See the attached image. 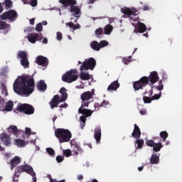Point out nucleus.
I'll list each match as a JSON object with an SVG mask.
<instances>
[{"label":"nucleus","mask_w":182,"mask_h":182,"mask_svg":"<svg viewBox=\"0 0 182 182\" xmlns=\"http://www.w3.org/2000/svg\"><path fill=\"white\" fill-rule=\"evenodd\" d=\"M159 73L156 71H153L150 73L149 77L144 76L141 77L138 81H135L133 82V87L134 89V92H137V90H143V87H146L147 85H149V90H145V92L143 93L144 96L149 94V96H153V88L157 89V90H163L164 89V86L163 85V81H159ZM149 82L150 83L149 84ZM159 82L158 86H154V83H157Z\"/></svg>","instance_id":"f257e3e1"},{"label":"nucleus","mask_w":182,"mask_h":182,"mask_svg":"<svg viewBox=\"0 0 182 182\" xmlns=\"http://www.w3.org/2000/svg\"><path fill=\"white\" fill-rule=\"evenodd\" d=\"M14 91L19 96L28 97L35 90V80L31 75L23 76L21 80H16L14 83Z\"/></svg>","instance_id":"f03ea898"},{"label":"nucleus","mask_w":182,"mask_h":182,"mask_svg":"<svg viewBox=\"0 0 182 182\" xmlns=\"http://www.w3.org/2000/svg\"><path fill=\"white\" fill-rule=\"evenodd\" d=\"M55 136L60 143H68L72 139V133L68 129L58 128L55 130Z\"/></svg>","instance_id":"7ed1b4c3"},{"label":"nucleus","mask_w":182,"mask_h":182,"mask_svg":"<svg viewBox=\"0 0 182 182\" xmlns=\"http://www.w3.org/2000/svg\"><path fill=\"white\" fill-rule=\"evenodd\" d=\"M33 172V168L28 164L19 166L15 168L14 174L13 176V182L19 181V176H21V173H27V174H32Z\"/></svg>","instance_id":"20e7f679"},{"label":"nucleus","mask_w":182,"mask_h":182,"mask_svg":"<svg viewBox=\"0 0 182 182\" xmlns=\"http://www.w3.org/2000/svg\"><path fill=\"white\" fill-rule=\"evenodd\" d=\"M77 79H79V75H77V70L76 69H71L62 76L63 82H65L66 83H72L77 80Z\"/></svg>","instance_id":"39448f33"},{"label":"nucleus","mask_w":182,"mask_h":182,"mask_svg":"<svg viewBox=\"0 0 182 182\" xmlns=\"http://www.w3.org/2000/svg\"><path fill=\"white\" fill-rule=\"evenodd\" d=\"M122 14H124V15H127L129 16V21H134V22H137L139 21V17L137 16V14L139 12L137 11V9L136 8H128V7H124L121 9Z\"/></svg>","instance_id":"423d86ee"},{"label":"nucleus","mask_w":182,"mask_h":182,"mask_svg":"<svg viewBox=\"0 0 182 182\" xmlns=\"http://www.w3.org/2000/svg\"><path fill=\"white\" fill-rule=\"evenodd\" d=\"M17 112L24 113V114L31 115L35 113V107L29 104H20L16 107Z\"/></svg>","instance_id":"0eeeda50"},{"label":"nucleus","mask_w":182,"mask_h":182,"mask_svg":"<svg viewBox=\"0 0 182 182\" xmlns=\"http://www.w3.org/2000/svg\"><path fill=\"white\" fill-rule=\"evenodd\" d=\"M96 66V60L93 58H90L82 63V65L80 67V72L83 70H93Z\"/></svg>","instance_id":"6e6552de"},{"label":"nucleus","mask_w":182,"mask_h":182,"mask_svg":"<svg viewBox=\"0 0 182 182\" xmlns=\"http://www.w3.org/2000/svg\"><path fill=\"white\" fill-rule=\"evenodd\" d=\"M1 18L4 21L9 19V21H14L18 18V14L14 10H9V11L4 13L1 16Z\"/></svg>","instance_id":"1a4fd4ad"},{"label":"nucleus","mask_w":182,"mask_h":182,"mask_svg":"<svg viewBox=\"0 0 182 182\" xmlns=\"http://www.w3.org/2000/svg\"><path fill=\"white\" fill-rule=\"evenodd\" d=\"M93 95H95V92L86 91L84 92L80 95V99L82 100V105L84 103H87V105H90L91 99H93Z\"/></svg>","instance_id":"9d476101"},{"label":"nucleus","mask_w":182,"mask_h":182,"mask_svg":"<svg viewBox=\"0 0 182 182\" xmlns=\"http://www.w3.org/2000/svg\"><path fill=\"white\" fill-rule=\"evenodd\" d=\"M85 107H89V105H87V103L81 104L80 107L78 109V113L83 114L85 117H90V116L93 114V111Z\"/></svg>","instance_id":"9b49d317"},{"label":"nucleus","mask_w":182,"mask_h":182,"mask_svg":"<svg viewBox=\"0 0 182 182\" xmlns=\"http://www.w3.org/2000/svg\"><path fill=\"white\" fill-rule=\"evenodd\" d=\"M18 56L21 58V65H22L24 69L29 68V60H28V55H26V53H25V51H20Z\"/></svg>","instance_id":"f8f14e48"},{"label":"nucleus","mask_w":182,"mask_h":182,"mask_svg":"<svg viewBox=\"0 0 182 182\" xmlns=\"http://www.w3.org/2000/svg\"><path fill=\"white\" fill-rule=\"evenodd\" d=\"M64 101H62V98L59 96V95H55L49 102L50 109H55V107H58L59 106V103H62Z\"/></svg>","instance_id":"ddd939ff"},{"label":"nucleus","mask_w":182,"mask_h":182,"mask_svg":"<svg viewBox=\"0 0 182 182\" xmlns=\"http://www.w3.org/2000/svg\"><path fill=\"white\" fill-rule=\"evenodd\" d=\"M36 63L38 65V66H43V68H46L48 65H49V60L46 57L43 55H38L36 58Z\"/></svg>","instance_id":"4468645a"},{"label":"nucleus","mask_w":182,"mask_h":182,"mask_svg":"<svg viewBox=\"0 0 182 182\" xmlns=\"http://www.w3.org/2000/svg\"><path fill=\"white\" fill-rule=\"evenodd\" d=\"M27 39L28 42H31V43H35L36 41H41L42 39V34H38V33H31L27 36Z\"/></svg>","instance_id":"2eb2a0df"},{"label":"nucleus","mask_w":182,"mask_h":182,"mask_svg":"<svg viewBox=\"0 0 182 182\" xmlns=\"http://www.w3.org/2000/svg\"><path fill=\"white\" fill-rule=\"evenodd\" d=\"M0 140L2 141L4 146H11L12 144V141H11V137L8 136L6 134H1L0 135Z\"/></svg>","instance_id":"dca6fc26"},{"label":"nucleus","mask_w":182,"mask_h":182,"mask_svg":"<svg viewBox=\"0 0 182 182\" xmlns=\"http://www.w3.org/2000/svg\"><path fill=\"white\" fill-rule=\"evenodd\" d=\"M119 87H120V84L119 83L118 80H115V81L112 82L108 86L107 90V92H109V93H112V92L117 90V89H119Z\"/></svg>","instance_id":"f3484780"},{"label":"nucleus","mask_w":182,"mask_h":182,"mask_svg":"<svg viewBox=\"0 0 182 182\" xmlns=\"http://www.w3.org/2000/svg\"><path fill=\"white\" fill-rule=\"evenodd\" d=\"M94 139L96 140L97 143L99 144L102 139V129L100 127H97L94 132Z\"/></svg>","instance_id":"a211bd4d"},{"label":"nucleus","mask_w":182,"mask_h":182,"mask_svg":"<svg viewBox=\"0 0 182 182\" xmlns=\"http://www.w3.org/2000/svg\"><path fill=\"white\" fill-rule=\"evenodd\" d=\"M132 137H134V139H140V137H141V131H140V128L136 124L134 125Z\"/></svg>","instance_id":"6ab92c4d"},{"label":"nucleus","mask_w":182,"mask_h":182,"mask_svg":"<svg viewBox=\"0 0 182 182\" xmlns=\"http://www.w3.org/2000/svg\"><path fill=\"white\" fill-rule=\"evenodd\" d=\"M70 12L73 14V16L75 18H80V15H82V12L80 11V8L76 6H72L70 9Z\"/></svg>","instance_id":"aec40b11"},{"label":"nucleus","mask_w":182,"mask_h":182,"mask_svg":"<svg viewBox=\"0 0 182 182\" xmlns=\"http://www.w3.org/2000/svg\"><path fill=\"white\" fill-rule=\"evenodd\" d=\"M149 161L151 164H159L160 163V154H153Z\"/></svg>","instance_id":"412c9836"},{"label":"nucleus","mask_w":182,"mask_h":182,"mask_svg":"<svg viewBox=\"0 0 182 182\" xmlns=\"http://www.w3.org/2000/svg\"><path fill=\"white\" fill-rule=\"evenodd\" d=\"M2 112H12V109H14V102L9 101L6 104L5 107H3L1 105Z\"/></svg>","instance_id":"4be33fe9"},{"label":"nucleus","mask_w":182,"mask_h":182,"mask_svg":"<svg viewBox=\"0 0 182 182\" xmlns=\"http://www.w3.org/2000/svg\"><path fill=\"white\" fill-rule=\"evenodd\" d=\"M21 163V158L19 156H15L10 161L11 170H14L16 166H18Z\"/></svg>","instance_id":"5701e85b"},{"label":"nucleus","mask_w":182,"mask_h":182,"mask_svg":"<svg viewBox=\"0 0 182 182\" xmlns=\"http://www.w3.org/2000/svg\"><path fill=\"white\" fill-rule=\"evenodd\" d=\"M59 2L62 4V5H64L65 8H66V6L76 5V0H60Z\"/></svg>","instance_id":"b1692460"},{"label":"nucleus","mask_w":182,"mask_h":182,"mask_svg":"<svg viewBox=\"0 0 182 182\" xmlns=\"http://www.w3.org/2000/svg\"><path fill=\"white\" fill-rule=\"evenodd\" d=\"M90 46H109V42L104 40L99 43L97 41H94L91 42Z\"/></svg>","instance_id":"393cba45"},{"label":"nucleus","mask_w":182,"mask_h":182,"mask_svg":"<svg viewBox=\"0 0 182 182\" xmlns=\"http://www.w3.org/2000/svg\"><path fill=\"white\" fill-rule=\"evenodd\" d=\"M48 87V85H46V83H45V81L40 80L37 85L38 90H41V92H45Z\"/></svg>","instance_id":"a878e982"},{"label":"nucleus","mask_w":182,"mask_h":182,"mask_svg":"<svg viewBox=\"0 0 182 182\" xmlns=\"http://www.w3.org/2000/svg\"><path fill=\"white\" fill-rule=\"evenodd\" d=\"M60 93L62 95V96L60 97V99H61V102H65L66 99H68V93H66V88L62 87L60 90Z\"/></svg>","instance_id":"bb28decb"},{"label":"nucleus","mask_w":182,"mask_h":182,"mask_svg":"<svg viewBox=\"0 0 182 182\" xmlns=\"http://www.w3.org/2000/svg\"><path fill=\"white\" fill-rule=\"evenodd\" d=\"M110 105V102L109 101L103 100L101 104L99 103H95L94 105L95 108L96 109L97 107H107Z\"/></svg>","instance_id":"cd10ccee"},{"label":"nucleus","mask_w":182,"mask_h":182,"mask_svg":"<svg viewBox=\"0 0 182 182\" xmlns=\"http://www.w3.org/2000/svg\"><path fill=\"white\" fill-rule=\"evenodd\" d=\"M153 151H155V153H158V151H160L161 149H163V145L161 144V142L155 143L154 144Z\"/></svg>","instance_id":"c85d7f7f"},{"label":"nucleus","mask_w":182,"mask_h":182,"mask_svg":"<svg viewBox=\"0 0 182 182\" xmlns=\"http://www.w3.org/2000/svg\"><path fill=\"white\" fill-rule=\"evenodd\" d=\"M135 144H137L136 149H137L138 150H141V149H143V146L144 145V140L136 139Z\"/></svg>","instance_id":"c756f323"},{"label":"nucleus","mask_w":182,"mask_h":182,"mask_svg":"<svg viewBox=\"0 0 182 182\" xmlns=\"http://www.w3.org/2000/svg\"><path fill=\"white\" fill-rule=\"evenodd\" d=\"M80 79H81V80H89V79H90V75L89 73L81 71L80 73Z\"/></svg>","instance_id":"7c9ffc66"},{"label":"nucleus","mask_w":182,"mask_h":182,"mask_svg":"<svg viewBox=\"0 0 182 182\" xmlns=\"http://www.w3.org/2000/svg\"><path fill=\"white\" fill-rule=\"evenodd\" d=\"M65 25H68L69 28L70 29H73V31H76V29H80V25L79 23L75 24L72 22L66 23Z\"/></svg>","instance_id":"2f4dec72"},{"label":"nucleus","mask_w":182,"mask_h":182,"mask_svg":"<svg viewBox=\"0 0 182 182\" xmlns=\"http://www.w3.org/2000/svg\"><path fill=\"white\" fill-rule=\"evenodd\" d=\"M0 29H4V31H8L11 29V26L6 24L4 21H0Z\"/></svg>","instance_id":"473e14b6"},{"label":"nucleus","mask_w":182,"mask_h":182,"mask_svg":"<svg viewBox=\"0 0 182 182\" xmlns=\"http://www.w3.org/2000/svg\"><path fill=\"white\" fill-rule=\"evenodd\" d=\"M82 154L83 153V149L77 144H75L74 146V155L77 156V154Z\"/></svg>","instance_id":"72a5a7b5"},{"label":"nucleus","mask_w":182,"mask_h":182,"mask_svg":"<svg viewBox=\"0 0 182 182\" xmlns=\"http://www.w3.org/2000/svg\"><path fill=\"white\" fill-rule=\"evenodd\" d=\"M9 133H12L13 134H18V127L16 126L11 125L8 128Z\"/></svg>","instance_id":"f704fd0d"},{"label":"nucleus","mask_w":182,"mask_h":182,"mask_svg":"<svg viewBox=\"0 0 182 182\" xmlns=\"http://www.w3.org/2000/svg\"><path fill=\"white\" fill-rule=\"evenodd\" d=\"M138 31L140 33H144V32H146V25H144V23L139 22Z\"/></svg>","instance_id":"c9c22d12"},{"label":"nucleus","mask_w":182,"mask_h":182,"mask_svg":"<svg viewBox=\"0 0 182 182\" xmlns=\"http://www.w3.org/2000/svg\"><path fill=\"white\" fill-rule=\"evenodd\" d=\"M104 31L105 35H110V33H112V31H113V26H112L110 24H108L105 27Z\"/></svg>","instance_id":"e433bc0d"},{"label":"nucleus","mask_w":182,"mask_h":182,"mask_svg":"<svg viewBox=\"0 0 182 182\" xmlns=\"http://www.w3.org/2000/svg\"><path fill=\"white\" fill-rule=\"evenodd\" d=\"M16 144L18 147H25V146H26V142H25V140L23 139H18L16 140Z\"/></svg>","instance_id":"4c0bfd02"},{"label":"nucleus","mask_w":182,"mask_h":182,"mask_svg":"<svg viewBox=\"0 0 182 182\" xmlns=\"http://www.w3.org/2000/svg\"><path fill=\"white\" fill-rule=\"evenodd\" d=\"M159 136L163 139V141H166L167 137H168V133L166 131H162L159 133Z\"/></svg>","instance_id":"58836bf2"},{"label":"nucleus","mask_w":182,"mask_h":182,"mask_svg":"<svg viewBox=\"0 0 182 182\" xmlns=\"http://www.w3.org/2000/svg\"><path fill=\"white\" fill-rule=\"evenodd\" d=\"M1 95L4 97H6V96H8V90H6V86L4 85V83H1Z\"/></svg>","instance_id":"ea45409f"},{"label":"nucleus","mask_w":182,"mask_h":182,"mask_svg":"<svg viewBox=\"0 0 182 182\" xmlns=\"http://www.w3.org/2000/svg\"><path fill=\"white\" fill-rule=\"evenodd\" d=\"M86 117H85V115H82L81 117H80V120L81 122V129H83L85 127V124H86Z\"/></svg>","instance_id":"a19ab883"},{"label":"nucleus","mask_w":182,"mask_h":182,"mask_svg":"<svg viewBox=\"0 0 182 182\" xmlns=\"http://www.w3.org/2000/svg\"><path fill=\"white\" fill-rule=\"evenodd\" d=\"M145 143L148 147H153L156 142L153 139H146Z\"/></svg>","instance_id":"79ce46f5"},{"label":"nucleus","mask_w":182,"mask_h":182,"mask_svg":"<svg viewBox=\"0 0 182 182\" xmlns=\"http://www.w3.org/2000/svg\"><path fill=\"white\" fill-rule=\"evenodd\" d=\"M46 151L51 157H55V150L52 148H47Z\"/></svg>","instance_id":"37998d69"},{"label":"nucleus","mask_w":182,"mask_h":182,"mask_svg":"<svg viewBox=\"0 0 182 182\" xmlns=\"http://www.w3.org/2000/svg\"><path fill=\"white\" fill-rule=\"evenodd\" d=\"M63 153L65 157H70L72 156V151L70 149H65L63 151Z\"/></svg>","instance_id":"c03bdc74"},{"label":"nucleus","mask_w":182,"mask_h":182,"mask_svg":"<svg viewBox=\"0 0 182 182\" xmlns=\"http://www.w3.org/2000/svg\"><path fill=\"white\" fill-rule=\"evenodd\" d=\"M149 97L147 96H144L143 97V101H144V103H151V97H150L151 96L148 95Z\"/></svg>","instance_id":"a18cd8bd"},{"label":"nucleus","mask_w":182,"mask_h":182,"mask_svg":"<svg viewBox=\"0 0 182 182\" xmlns=\"http://www.w3.org/2000/svg\"><path fill=\"white\" fill-rule=\"evenodd\" d=\"M151 100H159L160 97H161V92H159V94H155L154 96L151 97Z\"/></svg>","instance_id":"49530a36"},{"label":"nucleus","mask_w":182,"mask_h":182,"mask_svg":"<svg viewBox=\"0 0 182 182\" xmlns=\"http://www.w3.org/2000/svg\"><path fill=\"white\" fill-rule=\"evenodd\" d=\"M95 35L97 36H100V35H103V28H99L95 31Z\"/></svg>","instance_id":"de8ad7c7"},{"label":"nucleus","mask_w":182,"mask_h":182,"mask_svg":"<svg viewBox=\"0 0 182 182\" xmlns=\"http://www.w3.org/2000/svg\"><path fill=\"white\" fill-rule=\"evenodd\" d=\"M43 29V28L42 27V23H39L36 25V31H37V32H42Z\"/></svg>","instance_id":"09e8293b"},{"label":"nucleus","mask_w":182,"mask_h":182,"mask_svg":"<svg viewBox=\"0 0 182 182\" xmlns=\"http://www.w3.org/2000/svg\"><path fill=\"white\" fill-rule=\"evenodd\" d=\"M63 38V35L60 31L56 33V39L57 41H61Z\"/></svg>","instance_id":"8fccbe9b"},{"label":"nucleus","mask_w":182,"mask_h":182,"mask_svg":"<svg viewBox=\"0 0 182 182\" xmlns=\"http://www.w3.org/2000/svg\"><path fill=\"white\" fill-rule=\"evenodd\" d=\"M4 4L6 8H11L12 6V2L11 1V0H5Z\"/></svg>","instance_id":"3c124183"},{"label":"nucleus","mask_w":182,"mask_h":182,"mask_svg":"<svg viewBox=\"0 0 182 182\" xmlns=\"http://www.w3.org/2000/svg\"><path fill=\"white\" fill-rule=\"evenodd\" d=\"M65 160V157L62 156H56V161L57 163H62Z\"/></svg>","instance_id":"603ef678"},{"label":"nucleus","mask_w":182,"mask_h":182,"mask_svg":"<svg viewBox=\"0 0 182 182\" xmlns=\"http://www.w3.org/2000/svg\"><path fill=\"white\" fill-rule=\"evenodd\" d=\"M28 4L31 6H36L38 5V0H31L30 1H28Z\"/></svg>","instance_id":"864d4df0"},{"label":"nucleus","mask_w":182,"mask_h":182,"mask_svg":"<svg viewBox=\"0 0 182 182\" xmlns=\"http://www.w3.org/2000/svg\"><path fill=\"white\" fill-rule=\"evenodd\" d=\"M0 76H6V70L5 69L1 70Z\"/></svg>","instance_id":"5fc2aeb1"},{"label":"nucleus","mask_w":182,"mask_h":182,"mask_svg":"<svg viewBox=\"0 0 182 182\" xmlns=\"http://www.w3.org/2000/svg\"><path fill=\"white\" fill-rule=\"evenodd\" d=\"M31 132H32V130L31 129V128H26V136H31Z\"/></svg>","instance_id":"6e6d98bb"},{"label":"nucleus","mask_w":182,"mask_h":182,"mask_svg":"<svg viewBox=\"0 0 182 182\" xmlns=\"http://www.w3.org/2000/svg\"><path fill=\"white\" fill-rule=\"evenodd\" d=\"M100 48H104L103 46H92L93 50L99 51L100 50Z\"/></svg>","instance_id":"4d7b16f0"},{"label":"nucleus","mask_w":182,"mask_h":182,"mask_svg":"<svg viewBox=\"0 0 182 182\" xmlns=\"http://www.w3.org/2000/svg\"><path fill=\"white\" fill-rule=\"evenodd\" d=\"M122 62L124 63V65H129V63H130V60L127 59V58H124L122 60Z\"/></svg>","instance_id":"13d9d810"},{"label":"nucleus","mask_w":182,"mask_h":182,"mask_svg":"<svg viewBox=\"0 0 182 182\" xmlns=\"http://www.w3.org/2000/svg\"><path fill=\"white\" fill-rule=\"evenodd\" d=\"M140 114L145 116V114H147V111H146V109H141L140 110Z\"/></svg>","instance_id":"bf43d9fd"},{"label":"nucleus","mask_w":182,"mask_h":182,"mask_svg":"<svg viewBox=\"0 0 182 182\" xmlns=\"http://www.w3.org/2000/svg\"><path fill=\"white\" fill-rule=\"evenodd\" d=\"M60 107L61 109H66V107H68V104L67 103L62 104V105H60Z\"/></svg>","instance_id":"052dcab7"},{"label":"nucleus","mask_w":182,"mask_h":182,"mask_svg":"<svg viewBox=\"0 0 182 182\" xmlns=\"http://www.w3.org/2000/svg\"><path fill=\"white\" fill-rule=\"evenodd\" d=\"M30 25H35V18H31L29 20Z\"/></svg>","instance_id":"680f3d73"},{"label":"nucleus","mask_w":182,"mask_h":182,"mask_svg":"<svg viewBox=\"0 0 182 182\" xmlns=\"http://www.w3.org/2000/svg\"><path fill=\"white\" fill-rule=\"evenodd\" d=\"M95 2H96V0H87V4H95Z\"/></svg>","instance_id":"e2e57ef3"},{"label":"nucleus","mask_w":182,"mask_h":182,"mask_svg":"<svg viewBox=\"0 0 182 182\" xmlns=\"http://www.w3.org/2000/svg\"><path fill=\"white\" fill-rule=\"evenodd\" d=\"M50 182H58V180L52 178V176L49 177Z\"/></svg>","instance_id":"0e129e2a"},{"label":"nucleus","mask_w":182,"mask_h":182,"mask_svg":"<svg viewBox=\"0 0 182 182\" xmlns=\"http://www.w3.org/2000/svg\"><path fill=\"white\" fill-rule=\"evenodd\" d=\"M43 43H44L45 45H46V43H48V38H44L43 40Z\"/></svg>","instance_id":"69168bd1"},{"label":"nucleus","mask_w":182,"mask_h":182,"mask_svg":"<svg viewBox=\"0 0 182 182\" xmlns=\"http://www.w3.org/2000/svg\"><path fill=\"white\" fill-rule=\"evenodd\" d=\"M77 179L80 180V181L83 180V176L82 175H78Z\"/></svg>","instance_id":"338daca9"},{"label":"nucleus","mask_w":182,"mask_h":182,"mask_svg":"<svg viewBox=\"0 0 182 182\" xmlns=\"http://www.w3.org/2000/svg\"><path fill=\"white\" fill-rule=\"evenodd\" d=\"M149 9H150V7H149L148 6H144V11H149Z\"/></svg>","instance_id":"774afa93"}]
</instances>
